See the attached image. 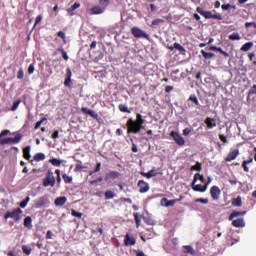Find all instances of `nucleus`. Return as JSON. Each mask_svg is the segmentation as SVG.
<instances>
[{"label":"nucleus","instance_id":"f257e3e1","mask_svg":"<svg viewBox=\"0 0 256 256\" xmlns=\"http://www.w3.org/2000/svg\"><path fill=\"white\" fill-rule=\"evenodd\" d=\"M146 123V120L143 119V115L140 113L136 114V120L129 118L126 122V127L128 128V134H138L143 130V125Z\"/></svg>","mask_w":256,"mask_h":256},{"label":"nucleus","instance_id":"f03ea898","mask_svg":"<svg viewBox=\"0 0 256 256\" xmlns=\"http://www.w3.org/2000/svg\"><path fill=\"white\" fill-rule=\"evenodd\" d=\"M10 134L9 130H3L0 132V145H16L21 143L22 140V134H16L13 138H3L5 136H8Z\"/></svg>","mask_w":256,"mask_h":256},{"label":"nucleus","instance_id":"7ed1b4c3","mask_svg":"<svg viewBox=\"0 0 256 256\" xmlns=\"http://www.w3.org/2000/svg\"><path fill=\"white\" fill-rule=\"evenodd\" d=\"M197 13L204 17V19H216L217 21H222L221 13H212V11H205L201 7H197Z\"/></svg>","mask_w":256,"mask_h":256},{"label":"nucleus","instance_id":"20e7f679","mask_svg":"<svg viewBox=\"0 0 256 256\" xmlns=\"http://www.w3.org/2000/svg\"><path fill=\"white\" fill-rule=\"evenodd\" d=\"M22 213L21 208H14L12 211H7L6 214H4V219H13L14 222L18 223L22 219Z\"/></svg>","mask_w":256,"mask_h":256},{"label":"nucleus","instance_id":"39448f33","mask_svg":"<svg viewBox=\"0 0 256 256\" xmlns=\"http://www.w3.org/2000/svg\"><path fill=\"white\" fill-rule=\"evenodd\" d=\"M56 185V179H54V174L51 171H48L44 180H42L43 187H54Z\"/></svg>","mask_w":256,"mask_h":256},{"label":"nucleus","instance_id":"423d86ee","mask_svg":"<svg viewBox=\"0 0 256 256\" xmlns=\"http://www.w3.org/2000/svg\"><path fill=\"white\" fill-rule=\"evenodd\" d=\"M132 36L136 39H146L149 40L150 36L144 30H141L138 27H132L131 29Z\"/></svg>","mask_w":256,"mask_h":256},{"label":"nucleus","instance_id":"0eeeda50","mask_svg":"<svg viewBox=\"0 0 256 256\" xmlns=\"http://www.w3.org/2000/svg\"><path fill=\"white\" fill-rule=\"evenodd\" d=\"M170 137L173 138V141H175L176 145L178 146H184L185 145V140L182 138V136L175 131L170 132Z\"/></svg>","mask_w":256,"mask_h":256},{"label":"nucleus","instance_id":"6e6552de","mask_svg":"<svg viewBox=\"0 0 256 256\" xmlns=\"http://www.w3.org/2000/svg\"><path fill=\"white\" fill-rule=\"evenodd\" d=\"M81 111L82 113H84V115H89V117H91L95 121H100L99 114L95 110L88 109L87 107H82Z\"/></svg>","mask_w":256,"mask_h":256},{"label":"nucleus","instance_id":"1a4fd4ad","mask_svg":"<svg viewBox=\"0 0 256 256\" xmlns=\"http://www.w3.org/2000/svg\"><path fill=\"white\" fill-rule=\"evenodd\" d=\"M210 196H212L214 201L219 200V197L221 196V189L218 186L210 188Z\"/></svg>","mask_w":256,"mask_h":256},{"label":"nucleus","instance_id":"9d476101","mask_svg":"<svg viewBox=\"0 0 256 256\" xmlns=\"http://www.w3.org/2000/svg\"><path fill=\"white\" fill-rule=\"evenodd\" d=\"M49 203V199L46 196H42L35 201V208L40 209Z\"/></svg>","mask_w":256,"mask_h":256},{"label":"nucleus","instance_id":"9b49d317","mask_svg":"<svg viewBox=\"0 0 256 256\" xmlns=\"http://www.w3.org/2000/svg\"><path fill=\"white\" fill-rule=\"evenodd\" d=\"M238 155H240V151L238 149H234L228 153V156L225 158V162H231L237 159Z\"/></svg>","mask_w":256,"mask_h":256},{"label":"nucleus","instance_id":"f8f14e48","mask_svg":"<svg viewBox=\"0 0 256 256\" xmlns=\"http://www.w3.org/2000/svg\"><path fill=\"white\" fill-rule=\"evenodd\" d=\"M104 13V7L95 6L88 10L89 15H101Z\"/></svg>","mask_w":256,"mask_h":256},{"label":"nucleus","instance_id":"ddd939ff","mask_svg":"<svg viewBox=\"0 0 256 256\" xmlns=\"http://www.w3.org/2000/svg\"><path fill=\"white\" fill-rule=\"evenodd\" d=\"M191 187H192V190H194L195 192H200V193H205L206 190H207V186L206 185H196V182H192L191 183Z\"/></svg>","mask_w":256,"mask_h":256},{"label":"nucleus","instance_id":"4468645a","mask_svg":"<svg viewBox=\"0 0 256 256\" xmlns=\"http://www.w3.org/2000/svg\"><path fill=\"white\" fill-rule=\"evenodd\" d=\"M138 187H140V193H147L150 189L149 183L144 180L138 181Z\"/></svg>","mask_w":256,"mask_h":256},{"label":"nucleus","instance_id":"2eb2a0df","mask_svg":"<svg viewBox=\"0 0 256 256\" xmlns=\"http://www.w3.org/2000/svg\"><path fill=\"white\" fill-rule=\"evenodd\" d=\"M124 243H125L126 247H131V246H134L137 243V241L135 240V238L133 236L126 234Z\"/></svg>","mask_w":256,"mask_h":256},{"label":"nucleus","instance_id":"dca6fc26","mask_svg":"<svg viewBox=\"0 0 256 256\" xmlns=\"http://www.w3.org/2000/svg\"><path fill=\"white\" fill-rule=\"evenodd\" d=\"M66 202H68V199L65 196L58 197L56 200H54V205L57 207H62L66 204Z\"/></svg>","mask_w":256,"mask_h":256},{"label":"nucleus","instance_id":"f3484780","mask_svg":"<svg viewBox=\"0 0 256 256\" xmlns=\"http://www.w3.org/2000/svg\"><path fill=\"white\" fill-rule=\"evenodd\" d=\"M120 176V173L117 171H111L109 174H106V178H104V181H109L110 179L115 180L118 179Z\"/></svg>","mask_w":256,"mask_h":256},{"label":"nucleus","instance_id":"a211bd4d","mask_svg":"<svg viewBox=\"0 0 256 256\" xmlns=\"http://www.w3.org/2000/svg\"><path fill=\"white\" fill-rule=\"evenodd\" d=\"M251 163H253V158L242 161L241 167H242V170H244L245 173H249L250 169H249L248 165L251 164Z\"/></svg>","mask_w":256,"mask_h":256},{"label":"nucleus","instance_id":"6ab92c4d","mask_svg":"<svg viewBox=\"0 0 256 256\" xmlns=\"http://www.w3.org/2000/svg\"><path fill=\"white\" fill-rule=\"evenodd\" d=\"M140 175L142 177H145L147 179H150V178H153V177H156L157 176V173L155 172L154 168L151 169L150 171L148 172H140Z\"/></svg>","mask_w":256,"mask_h":256},{"label":"nucleus","instance_id":"aec40b11","mask_svg":"<svg viewBox=\"0 0 256 256\" xmlns=\"http://www.w3.org/2000/svg\"><path fill=\"white\" fill-rule=\"evenodd\" d=\"M232 226L236 228H241V227H245L246 223L244 222L243 218L235 219L234 221H232Z\"/></svg>","mask_w":256,"mask_h":256},{"label":"nucleus","instance_id":"412c9836","mask_svg":"<svg viewBox=\"0 0 256 256\" xmlns=\"http://www.w3.org/2000/svg\"><path fill=\"white\" fill-rule=\"evenodd\" d=\"M79 7H81V4H79V2H75V4H73L72 6H70L69 8H67V13L70 16H73L74 13L77 9H79Z\"/></svg>","mask_w":256,"mask_h":256},{"label":"nucleus","instance_id":"4be33fe9","mask_svg":"<svg viewBox=\"0 0 256 256\" xmlns=\"http://www.w3.org/2000/svg\"><path fill=\"white\" fill-rule=\"evenodd\" d=\"M204 123H206L207 128L212 129L216 127L215 119L207 117L206 120H204Z\"/></svg>","mask_w":256,"mask_h":256},{"label":"nucleus","instance_id":"5701e85b","mask_svg":"<svg viewBox=\"0 0 256 256\" xmlns=\"http://www.w3.org/2000/svg\"><path fill=\"white\" fill-rule=\"evenodd\" d=\"M23 226L28 228V230L32 229V217L31 216L25 217V219L23 220Z\"/></svg>","mask_w":256,"mask_h":256},{"label":"nucleus","instance_id":"b1692460","mask_svg":"<svg viewBox=\"0 0 256 256\" xmlns=\"http://www.w3.org/2000/svg\"><path fill=\"white\" fill-rule=\"evenodd\" d=\"M30 152H31V146H27L23 148V158L29 161V159H31Z\"/></svg>","mask_w":256,"mask_h":256},{"label":"nucleus","instance_id":"393cba45","mask_svg":"<svg viewBox=\"0 0 256 256\" xmlns=\"http://www.w3.org/2000/svg\"><path fill=\"white\" fill-rule=\"evenodd\" d=\"M200 53L201 55H203V58L206 60H210L215 57V54H213L212 52H206L205 50H201Z\"/></svg>","mask_w":256,"mask_h":256},{"label":"nucleus","instance_id":"a878e982","mask_svg":"<svg viewBox=\"0 0 256 256\" xmlns=\"http://www.w3.org/2000/svg\"><path fill=\"white\" fill-rule=\"evenodd\" d=\"M243 215H246V211H241V212L234 211V212L231 213V215H229V220H232L236 217H240V216H243Z\"/></svg>","mask_w":256,"mask_h":256},{"label":"nucleus","instance_id":"bb28decb","mask_svg":"<svg viewBox=\"0 0 256 256\" xmlns=\"http://www.w3.org/2000/svg\"><path fill=\"white\" fill-rule=\"evenodd\" d=\"M44 159H46V155H44V153H36L34 156L35 162H42Z\"/></svg>","mask_w":256,"mask_h":256},{"label":"nucleus","instance_id":"cd10ccee","mask_svg":"<svg viewBox=\"0 0 256 256\" xmlns=\"http://www.w3.org/2000/svg\"><path fill=\"white\" fill-rule=\"evenodd\" d=\"M228 39L231 40V41H240L241 36L237 32H234V33H232L228 36Z\"/></svg>","mask_w":256,"mask_h":256},{"label":"nucleus","instance_id":"c85d7f7f","mask_svg":"<svg viewBox=\"0 0 256 256\" xmlns=\"http://www.w3.org/2000/svg\"><path fill=\"white\" fill-rule=\"evenodd\" d=\"M134 219L136 223V228H139L141 225L142 216L139 213H134Z\"/></svg>","mask_w":256,"mask_h":256},{"label":"nucleus","instance_id":"c756f323","mask_svg":"<svg viewBox=\"0 0 256 256\" xmlns=\"http://www.w3.org/2000/svg\"><path fill=\"white\" fill-rule=\"evenodd\" d=\"M118 108L119 111L122 113H131V111L128 109V106H126L125 104H119Z\"/></svg>","mask_w":256,"mask_h":256},{"label":"nucleus","instance_id":"7c9ffc66","mask_svg":"<svg viewBox=\"0 0 256 256\" xmlns=\"http://www.w3.org/2000/svg\"><path fill=\"white\" fill-rule=\"evenodd\" d=\"M251 47H253V43L247 42L244 45H242L241 51L247 52L251 49Z\"/></svg>","mask_w":256,"mask_h":256},{"label":"nucleus","instance_id":"2f4dec72","mask_svg":"<svg viewBox=\"0 0 256 256\" xmlns=\"http://www.w3.org/2000/svg\"><path fill=\"white\" fill-rule=\"evenodd\" d=\"M51 165L60 167L62 165V160H59L57 158H53L50 160Z\"/></svg>","mask_w":256,"mask_h":256},{"label":"nucleus","instance_id":"473e14b6","mask_svg":"<svg viewBox=\"0 0 256 256\" xmlns=\"http://www.w3.org/2000/svg\"><path fill=\"white\" fill-rule=\"evenodd\" d=\"M22 252L25 255H31L32 249H31V247H28L27 245H23L22 246Z\"/></svg>","mask_w":256,"mask_h":256},{"label":"nucleus","instance_id":"72a5a7b5","mask_svg":"<svg viewBox=\"0 0 256 256\" xmlns=\"http://www.w3.org/2000/svg\"><path fill=\"white\" fill-rule=\"evenodd\" d=\"M63 181L66 184H71L73 181V178L71 176H68V174H63L62 175Z\"/></svg>","mask_w":256,"mask_h":256},{"label":"nucleus","instance_id":"f704fd0d","mask_svg":"<svg viewBox=\"0 0 256 256\" xmlns=\"http://www.w3.org/2000/svg\"><path fill=\"white\" fill-rule=\"evenodd\" d=\"M188 100H190L192 103H194L195 106H197V107L200 106L199 99L196 96L191 95Z\"/></svg>","mask_w":256,"mask_h":256},{"label":"nucleus","instance_id":"c9c22d12","mask_svg":"<svg viewBox=\"0 0 256 256\" xmlns=\"http://www.w3.org/2000/svg\"><path fill=\"white\" fill-rule=\"evenodd\" d=\"M44 121H47L46 117H43L41 120H39L38 122H36L35 126H34V130H38L40 129L41 125H43Z\"/></svg>","mask_w":256,"mask_h":256},{"label":"nucleus","instance_id":"e433bc0d","mask_svg":"<svg viewBox=\"0 0 256 256\" xmlns=\"http://www.w3.org/2000/svg\"><path fill=\"white\" fill-rule=\"evenodd\" d=\"M173 46H174V48H175L176 50H178V51L181 52V53H185V52H186L185 48L182 47V45L179 44V43H173Z\"/></svg>","mask_w":256,"mask_h":256},{"label":"nucleus","instance_id":"4c0bfd02","mask_svg":"<svg viewBox=\"0 0 256 256\" xmlns=\"http://www.w3.org/2000/svg\"><path fill=\"white\" fill-rule=\"evenodd\" d=\"M19 105H21V100L20 99L14 101L13 106L10 109V111L15 112L16 110H18Z\"/></svg>","mask_w":256,"mask_h":256},{"label":"nucleus","instance_id":"58836bf2","mask_svg":"<svg viewBox=\"0 0 256 256\" xmlns=\"http://www.w3.org/2000/svg\"><path fill=\"white\" fill-rule=\"evenodd\" d=\"M165 23V20L163 19H156V20H153V22H151V26H160V24H164Z\"/></svg>","mask_w":256,"mask_h":256},{"label":"nucleus","instance_id":"ea45409f","mask_svg":"<svg viewBox=\"0 0 256 256\" xmlns=\"http://www.w3.org/2000/svg\"><path fill=\"white\" fill-rule=\"evenodd\" d=\"M104 196L106 197V200H111L115 198V193L112 191H107Z\"/></svg>","mask_w":256,"mask_h":256},{"label":"nucleus","instance_id":"a19ab883","mask_svg":"<svg viewBox=\"0 0 256 256\" xmlns=\"http://www.w3.org/2000/svg\"><path fill=\"white\" fill-rule=\"evenodd\" d=\"M30 198L26 197L25 200H23L22 202H20L19 206L20 209H25L29 203Z\"/></svg>","mask_w":256,"mask_h":256},{"label":"nucleus","instance_id":"79ce46f5","mask_svg":"<svg viewBox=\"0 0 256 256\" xmlns=\"http://www.w3.org/2000/svg\"><path fill=\"white\" fill-rule=\"evenodd\" d=\"M100 170H101V163H97V166H95L94 171L89 172V176H92V175H94V174H96V173H99Z\"/></svg>","mask_w":256,"mask_h":256},{"label":"nucleus","instance_id":"37998d69","mask_svg":"<svg viewBox=\"0 0 256 256\" xmlns=\"http://www.w3.org/2000/svg\"><path fill=\"white\" fill-rule=\"evenodd\" d=\"M179 200H168L166 204H164V207H172L175 204H177Z\"/></svg>","mask_w":256,"mask_h":256},{"label":"nucleus","instance_id":"c03bdc74","mask_svg":"<svg viewBox=\"0 0 256 256\" xmlns=\"http://www.w3.org/2000/svg\"><path fill=\"white\" fill-rule=\"evenodd\" d=\"M195 203L208 204L209 199L208 198H197V199H195Z\"/></svg>","mask_w":256,"mask_h":256},{"label":"nucleus","instance_id":"a18cd8bd","mask_svg":"<svg viewBox=\"0 0 256 256\" xmlns=\"http://www.w3.org/2000/svg\"><path fill=\"white\" fill-rule=\"evenodd\" d=\"M201 178H205L203 175H201L200 173H195L194 174V178L192 179V183H196L199 181V179Z\"/></svg>","mask_w":256,"mask_h":256},{"label":"nucleus","instance_id":"49530a36","mask_svg":"<svg viewBox=\"0 0 256 256\" xmlns=\"http://www.w3.org/2000/svg\"><path fill=\"white\" fill-rule=\"evenodd\" d=\"M243 203L241 202V198L238 197V198H235L234 201H232V205L233 206H236V207H240Z\"/></svg>","mask_w":256,"mask_h":256},{"label":"nucleus","instance_id":"de8ad7c7","mask_svg":"<svg viewBox=\"0 0 256 256\" xmlns=\"http://www.w3.org/2000/svg\"><path fill=\"white\" fill-rule=\"evenodd\" d=\"M191 171L200 172L201 171V163L200 162L195 163V165L191 167Z\"/></svg>","mask_w":256,"mask_h":256},{"label":"nucleus","instance_id":"09e8293b","mask_svg":"<svg viewBox=\"0 0 256 256\" xmlns=\"http://www.w3.org/2000/svg\"><path fill=\"white\" fill-rule=\"evenodd\" d=\"M71 215H72L73 217L78 218V219H81V218H82V213H79V212H77V210H74V209L71 210Z\"/></svg>","mask_w":256,"mask_h":256},{"label":"nucleus","instance_id":"8fccbe9b","mask_svg":"<svg viewBox=\"0 0 256 256\" xmlns=\"http://www.w3.org/2000/svg\"><path fill=\"white\" fill-rule=\"evenodd\" d=\"M184 252L185 253H191V255H193L194 254L193 247H191V246H184Z\"/></svg>","mask_w":256,"mask_h":256},{"label":"nucleus","instance_id":"3c124183","mask_svg":"<svg viewBox=\"0 0 256 256\" xmlns=\"http://www.w3.org/2000/svg\"><path fill=\"white\" fill-rule=\"evenodd\" d=\"M223 11H227L228 9H235L234 5L225 4L221 6Z\"/></svg>","mask_w":256,"mask_h":256},{"label":"nucleus","instance_id":"603ef678","mask_svg":"<svg viewBox=\"0 0 256 256\" xmlns=\"http://www.w3.org/2000/svg\"><path fill=\"white\" fill-rule=\"evenodd\" d=\"M216 52H219V53L222 54L223 57H225V58H229L228 52L224 51L222 48L217 49Z\"/></svg>","mask_w":256,"mask_h":256},{"label":"nucleus","instance_id":"864d4df0","mask_svg":"<svg viewBox=\"0 0 256 256\" xmlns=\"http://www.w3.org/2000/svg\"><path fill=\"white\" fill-rule=\"evenodd\" d=\"M57 37H60V39H62L64 43L66 42L65 32L63 31L57 32Z\"/></svg>","mask_w":256,"mask_h":256},{"label":"nucleus","instance_id":"5fc2aeb1","mask_svg":"<svg viewBox=\"0 0 256 256\" xmlns=\"http://www.w3.org/2000/svg\"><path fill=\"white\" fill-rule=\"evenodd\" d=\"M256 95V85H253L248 91V96Z\"/></svg>","mask_w":256,"mask_h":256},{"label":"nucleus","instance_id":"6e6d98bb","mask_svg":"<svg viewBox=\"0 0 256 256\" xmlns=\"http://www.w3.org/2000/svg\"><path fill=\"white\" fill-rule=\"evenodd\" d=\"M23 77H24L23 68H20V69L17 71V79L22 80Z\"/></svg>","mask_w":256,"mask_h":256},{"label":"nucleus","instance_id":"4d7b16f0","mask_svg":"<svg viewBox=\"0 0 256 256\" xmlns=\"http://www.w3.org/2000/svg\"><path fill=\"white\" fill-rule=\"evenodd\" d=\"M34 72H35V66H34V64H29L28 74H29V75H32V74H34Z\"/></svg>","mask_w":256,"mask_h":256},{"label":"nucleus","instance_id":"13d9d810","mask_svg":"<svg viewBox=\"0 0 256 256\" xmlns=\"http://www.w3.org/2000/svg\"><path fill=\"white\" fill-rule=\"evenodd\" d=\"M172 91H174V86H166V88H164V92H166V94H169Z\"/></svg>","mask_w":256,"mask_h":256},{"label":"nucleus","instance_id":"bf43d9fd","mask_svg":"<svg viewBox=\"0 0 256 256\" xmlns=\"http://www.w3.org/2000/svg\"><path fill=\"white\" fill-rule=\"evenodd\" d=\"M71 83H72L71 78L64 79V86L71 87Z\"/></svg>","mask_w":256,"mask_h":256},{"label":"nucleus","instance_id":"052dcab7","mask_svg":"<svg viewBox=\"0 0 256 256\" xmlns=\"http://www.w3.org/2000/svg\"><path fill=\"white\" fill-rule=\"evenodd\" d=\"M120 202L132 204L131 198H123V197H122V198H120Z\"/></svg>","mask_w":256,"mask_h":256},{"label":"nucleus","instance_id":"680f3d73","mask_svg":"<svg viewBox=\"0 0 256 256\" xmlns=\"http://www.w3.org/2000/svg\"><path fill=\"white\" fill-rule=\"evenodd\" d=\"M43 20V16L41 15H38L36 16V19H35V26H37L38 24H40V22Z\"/></svg>","mask_w":256,"mask_h":256},{"label":"nucleus","instance_id":"e2e57ef3","mask_svg":"<svg viewBox=\"0 0 256 256\" xmlns=\"http://www.w3.org/2000/svg\"><path fill=\"white\" fill-rule=\"evenodd\" d=\"M219 139H220V141H222V143H225V144L228 143L227 137L224 136L223 134L219 135Z\"/></svg>","mask_w":256,"mask_h":256},{"label":"nucleus","instance_id":"0e129e2a","mask_svg":"<svg viewBox=\"0 0 256 256\" xmlns=\"http://www.w3.org/2000/svg\"><path fill=\"white\" fill-rule=\"evenodd\" d=\"M250 27L256 28V23L255 22H247V23H245V28H250Z\"/></svg>","mask_w":256,"mask_h":256},{"label":"nucleus","instance_id":"69168bd1","mask_svg":"<svg viewBox=\"0 0 256 256\" xmlns=\"http://www.w3.org/2000/svg\"><path fill=\"white\" fill-rule=\"evenodd\" d=\"M66 79H71L72 78V71L71 68H67L66 70Z\"/></svg>","mask_w":256,"mask_h":256},{"label":"nucleus","instance_id":"338daca9","mask_svg":"<svg viewBox=\"0 0 256 256\" xmlns=\"http://www.w3.org/2000/svg\"><path fill=\"white\" fill-rule=\"evenodd\" d=\"M85 167L82 166L81 164H76L75 166V172L78 173L79 171H81L82 169H84Z\"/></svg>","mask_w":256,"mask_h":256},{"label":"nucleus","instance_id":"774afa93","mask_svg":"<svg viewBox=\"0 0 256 256\" xmlns=\"http://www.w3.org/2000/svg\"><path fill=\"white\" fill-rule=\"evenodd\" d=\"M136 256H147L143 251H135Z\"/></svg>","mask_w":256,"mask_h":256}]
</instances>
